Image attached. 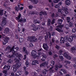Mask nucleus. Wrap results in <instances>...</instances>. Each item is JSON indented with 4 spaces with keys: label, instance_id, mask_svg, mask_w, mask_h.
Masks as SVG:
<instances>
[{
    "label": "nucleus",
    "instance_id": "52",
    "mask_svg": "<svg viewBox=\"0 0 76 76\" xmlns=\"http://www.w3.org/2000/svg\"><path fill=\"white\" fill-rule=\"evenodd\" d=\"M49 30L50 31H52L53 30V26H50Z\"/></svg>",
    "mask_w": 76,
    "mask_h": 76
},
{
    "label": "nucleus",
    "instance_id": "51",
    "mask_svg": "<svg viewBox=\"0 0 76 76\" xmlns=\"http://www.w3.org/2000/svg\"><path fill=\"white\" fill-rule=\"evenodd\" d=\"M65 33L66 34H68V36H69V35H70V33L69 32L67 31H65Z\"/></svg>",
    "mask_w": 76,
    "mask_h": 76
},
{
    "label": "nucleus",
    "instance_id": "49",
    "mask_svg": "<svg viewBox=\"0 0 76 76\" xmlns=\"http://www.w3.org/2000/svg\"><path fill=\"white\" fill-rule=\"evenodd\" d=\"M59 1H60V0H54L53 2L55 3H58Z\"/></svg>",
    "mask_w": 76,
    "mask_h": 76
},
{
    "label": "nucleus",
    "instance_id": "12",
    "mask_svg": "<svg viewBox=\"0 0 76 76\" xmlns=\"http://www.w3.org/2000/svg\"><path fill=\"white\" fill-rule=\"evenodd\" d=\"M16 51L14 50L12 51V54H10V55H7V56L8 57L10 58L12 57H13V56H14V55H15L16 53Z\"/></svg>",
    "mask_w": 76,
    "mask_h": 76
},
{
    "label": "nucleus",
    "instance_id": "5",
    "mask_svg": "<svg viewBox=\"0 0 76 76\" xmlns=\"http://www.w3.org/2000/svg\"><path fill=\"white\" fill-rule=\"evenodd\" d=\"M27 40L31 42L37 41V38H36L35 36L29 37L28 38Z\"/></svg>",
    "mask_w": 76,
    "mask_h": 76
},
{
    "label": "nucleus",
    "instance_id": "46",
    "mask_svg": "<svg viewBox=\"0 0 76 76\" xmlns=\"http://www.w3.org/2000/svg\"><path fill=\"white\" fill-rule=\"evenodd\" d=\"M59 53L60 55H63V56L64 55L63 54V53H63V50H59Z\"/></svg>",
    "mask_w": 76,
    "mask_h": 76
},
{
    "label": "nucleus",
    "instance_id": "59",
    "mask_svg": "<svg viewBox=\"0 0 76 76\" xmlns=\"http://www.w3.org/2000/svg\"><path fill=\"white\" fill-rule=\"evenodd\" d=\"M48 38V35H47V36H45V39H47Z\"/></svg>",
    "mask_w": 76,
    "mask_h": 76
},
{
    "label": "nucleus",
    "instance_id": "19",
    "mask_svg": "<svg viewBox=\"0 0 76 76\" xmlns=\"http://www.w3.org/2000/svg\"><path fill=\"white\" fill-rule=\"evenodd\" d=\"M65 3L67 6L70 5V0H66L65 1Z\"/></svg>",
    "mask_w": 76,
    "mask_h": 76
},
{
    "label": "nucleus",
    "instance_id": "3",
    "mask_svg": "<svg viewBox=\"0 0 76 76\" xmlns=\"http://www.w3.org/2000/svg\"><path fill=\"white\" fill-rule=\"evenodd\" d=\"M17 63L15 65V67H13V70L14 72H16L18 70V69L22 65V63L20 62H17Z\"/></svg>",
    "mask_w": 76,
    "mask_h": 76
},
{
    "label": "nucleus",
    "instance_id": "1",
    "mask_svg": "<svg viewBox=\"0 0 76 76\" xmlns=\"http://www.w3.org/2000/svg\"><path fill=\"white\" fill-rule=\"evenodd\" d=\"M21 17V14L20 13H19V15L18 17H16L15 19L16 20H18V22H22V23H25L26 22V19L25 18L22 19L21 18L20 19Z\"/></svg>",
    "mask_w": 76,
    "mask_h": 76
},
{
    "label": "nucleus",
    "instance_id": "14",
    "mask_svg": "<svg viewBox=\"0 0 76 76\" xmlns=\"http://www.w3.org/2000/svg\"><path fill=\"white\" fill-rule=\"evenodd\" d=\"M36 64H39V62L37 61H33L31 63V65L32 66H35Z\"/></svg>",
    "mask_w": 76,
    "mask_h": 76
},
{
    "label": "nucleus",
    "instance_id": "7",
    "mask_svg": "<svg viewBox=\"0 0 76 76\" xmlns=\"http://www.w3.org/2000/svg\"><path fill=\"white\" fill-rule=\"evenodd\" d=\"M68 39V37L67 36H65L64 38L61 37V40H60V42L61 44H64V42H66V40Z\"/></svg>",
    "mask_w": 76,
    "mask_h": 76
},
{
    "label": "nucleus",
    "instance_id": "61",
    "mask_svg": "<svg viewBox=\"0 0 76 76\" xmlns=\"http://www.w3.org/2000/svg\"><path fill=\"white\" fill-rule=\"evenodd\" d=\"M33 6H32V5H29L28 7L30 9H32V8H33Z\"/></svg>",
    "mask_w": 76,
    "mask_h": 76
},
{
    "label": "nucleus",
    "instance_id": "45",
    "mask_svg": "<svg viewBox=\"0 0 76 76\" xmlns=\"http://www.w3.org/2000/svg\"><path fill=\"white\" fill-rule=\"evenodd\" d=\"M4 11V10H0V15H2V14L3 13Z\"/></svg>",
    "mask_w": 76,
    "mask_h": 76
},
{
    "label": "nucleus",
    "instance_id": "62",
    "mask_svg": "<svg viewBox=\"0 0 76 76\" xmlns=\"http://www.w3.org/2000/svg\"><path fill=\"white\" fill-rule=\"evenodd\" d=\"M56 35V33H55V32H53L52 33V36H54V35Z\"/></svg>",
    "mask_w": 76,
    "mask_h": 76
},
{
    "label": "nucleus",
    "instance_id": "8",
    "mask_svg": "<svg viewBox=\"0 0 76 76\" xmlns=\"http://www.w3.org/2000/svg\"><path fill=\"white\" fill-rule=\"evenodd\" d=\"M10 39V38L9 37H5L3 39V45H6L7 42H8V41H9V40Z\"/></svg>",
    "mask_w": 76,
    "mask_h": 76
},
{
    "label": "nucleus",
    "instance_id": "30",
    "mask_svg": "<svg viewBox=\"0 0 76 76\" xmlns=\"http://www.w3.org/2000/svg\"><path fill=\"white\" fill-rule=\"evenodd\" d=\"M19 9H20L18 8V7L17 6H16L15 8V11H16V12H19Z\"/></svg>",
    "mask_w": 76,
    "mask_h": 76
},
{
    "label": "nucleus",
    "instance_id": "53",
    "mask_svg": "<svg viewBox=\"0 0 76 76\" xmlns=\"http://www.w3.org/2000/svg\"><path fill=\"white\" fill-rule=\"evenodd\" d=\"M43 38V37L42 36H40L39 38V40H41Z\"/></svg>",
    "mask_w": 76,
    "mask_h": 76
},
{
    "label": "nucleus",
    "instance_id": "37",
    "mask_svg": "<svg viewBox=\"0 0 76 76\" xmlns=\"http://www.w3.org/2000/svg\"><path fill=\"white\" fill-rule=\"evenodd\" d=\"M25 64H26L27 67H28V66H29V62H28V61L26 60V61Z\"/></svg>",
    "mask_w": 76,
    "mask_h": 76
},
{
    "label": "nucleus",
    "instance_id": "25",
    "mask_svg": "<svg viewBox=\"0 0 76 76\" xmlns=\"http://www.w3.org/2000/svg\"><path fill=\"white\" fill-rule=\"evenodd\" d=\"M50 25H51V19L48 18V19L47 25L48 26H50Z\"/></svg>",
    "mask_w": 76,
    "mask_h": 76
},
{
    "label": "nucleus",
    "instance_id": "28",
    "mask_svg": "<svg viewBox=\"0 0 76 76\" xmlns=\"http://www.w3.org/2000/svg\"><path fill=\"white\" fill-rule=\"evenodd\" d=\"M55 30H56V31H58V32H63L62 30H61L58 28H56L55 29Z\"/></svg>",
    "mask_w": 76,
    "mask_h": 76
},
{
    "label": "nucleus",
    "instance_id": "55",
    "mask_svg": "<svg viewBox=\"0 0 76 76\" xmlns=\"http://www.w3.org/2000/svg\"><path fill=\"white\" fill-rule=\"evenodd\" d=\"M52 52L51 51H49L48 52V54H49V55H50V56H51V55H52Z\"/></svg>",
    "mask_w": 76,
    "mask_h": 76
},
{
    "label": "nucleus",
    "instance_id": "24",
    "mask_svg": "<svg viewBox=\"0 0 76 76\" xmlns=\"http://www.w3.org/2000/svg\"><path fill=\"white\" fill-rule=\"evenodd\" d=\"M73 41V38L71 36L69 37L68 39V41L70 42H72Z\"/></svg>",
    "mask_w": 76,
    "mask_h": 76
},
{
    "label": "nucleus",
    "instance_id": "2",
    "mask_svg": "<svg viewBox=\"0 0 76 76\" xmlns=\"http://www.w3.org/2000/svg\"><path fill=\"white\" fill-rule=\"evenodd\" d=\"M16 56V57L14 59V61L15 63H18V62H20L19 60H21L20 57H22V55L21 54H18V53H15L14 54Z\"/></svg>",
    "mask_w": 76,
    "mask_h": 76
},
{
    "label": "nucleus",
    "instance_id": "18",
    "mask_svg": "<svg viewBox=\"0 0 76 76\" xmlns=\"http://www.w3.org/2000/svg\"><path fill=\"white\" fill-rule=\"evenodd\" d=\"M71 52L72 53H75V50H76V46H74L73 47H72L71 48Z\"/></svg>",
    "mask_w": 76,
    "mask_h": 76
},
{
    "label": "nucleus",
    "instance_id": "15",
    "mask_svg": "<svg viewBox=\"0 0 76 76\" xmlns=\"http://www.w3.org/2000/svg\"><path fill=\"white\" fill-rule=\"evenodd\" d=\"M48 63L46 62H45L44 63L41 64L40 65V67H45V65H47Z\"/></svg>",
    "mask_w": 76,
    "mask_h": 76
},
{
    "label": "nucleus",
    "instance_id": "39",
    "mask_svg": "<svg viewBox=\"0 0 76 76\" xmlns=\"http://www.w3.org/2000/svg\"><path fill=\"white\" fill-rule=\"evenodd\" d=\"M59 58L61 61H63V60H64V58L62 56H59Z\"/></svg>",
    "mask_w": 76,
    "mask_h": 76
},
{
    "label": "nucleus",
    "instance_id": "63",
    "mask_svg": "<svg viewBox=\"0 0 76 76\" xmlns=\"http://www.w3.org/2000/svg\"><path fill=\"white\" fill-rule=\"evenodd\" d=\"M15 38L16 39H18L19 38V37H18V35L16 34Z\"/></svg>",
    "mask_w": 76,
    "mask_h": 76
},
{
    "label": "nucleus",
    "instance_id": "41",
    "mask_svg": "<svg viewBox=\"0 0 76 76\" xmlns=\"http://www.w3.org/2000/svg\"><path fill=\"white\" fill-rule=\"evenodd\" d=\"M14 48H15V46H13L12 47V48L10 49V53H11V52H12V51L13 50Z\"/></svg>",
    "mask_w": 76,
    "mask_h": 76
},
{
    "label": "nucleus",
    "instance_id": "57",
    "mask_svg": "<svg viewBox=\"0 0 76 76\" xmlns=\"http://www.w3.org/2000/svg\"><path fill=\"white\" fill-rule=\"evenodd\" d=\"M55 48L57 50H59V48H60V47H59V46L58 45H56Z\"/></svg>",
    "mask_w": 76,
    "mask_h": 76
},
{
    "label": "nucleus",
    "instance_id": "60",
    "mask_svg": "<svg viewBox=\"0 0 76 76\" xmlns=\"http://www.w3.org/2000/svg\"><path fill=\"white\" fill-rule=\"evenodd\" d=\"M66 46H67V47H69V43L67 42L66 43Z\"/></svg>",
    "mask_w": 76,
    "mask_h": 76
},
{
    "label": "nucleus",
    "instance_id": "42",
    "mask_svg": "<svg viewBox=\"0 0 76 76\" xmlns=\"http://www.w3.org/2000/svg\"><path fill=\"white\" fill-rule=\"evenodd\" d=\"M31 15H36L37 14V12L32 11L31 13Z\"/></svg>",
    "mask_w": 76,
    "mask_h": 76
},
{
    "label": "nucleus",
    "instance_id": "56",
    "mask_svg": "<svg viewBox=\"0 0 76 76\" xmlns=\"http://www.w3.org/2000/svg\"><path fill=\"white\" fill-rule=\"evenodd\" d=\"M65 63H67V64H70V62L68 61H65Z\"/></svg>",
    "mask_w": 76,
    "mask_h": 76
},
{
    "label": "nucleus",
    "instance_id": "50",
    "mask_svg": "<svg viewBox=\"0 0 76 76\" xmlns=\"http://www.w3.org/2000/svg\"><path fill=\"white\" fill-rule=\"evenodd\" d=\"M51 17L52 18H54V17L55 16V14H54V13H53L51 14Z\"/></svg>",
    "mask_w": 76,
    "mask_h": 76
},
{
    "label": "nucleus",
    "instance_id": "17",
    "mask_svg": "<svg viewBox=\"0 0 76 76\" xmlns=\"http://www.w3.org/2000/svg\"><path fill=\"white\" fill-rule=\"evenodd\" d=\"M10 66L9 65H5L3 67L4 69H6V70H9L10 69Z\"/></svg>",
    "mask_w": 76,
    "mask_h": 76
},
{
    "label": "nucleus",
    "instance_id": "9",
    "mask_svg": "<svg viewBox=\"0 0 76 76\" xmlns=\"http://www.w3.org/2000/svg\"><path fill=\"white\" fill-rule=\"evenodd\" d=\"M62 9L63 11H64V14L65 15V14L66 15H67V14H69V11H67L68 10V9H67V8L66 7H63L62 8Z\"/></svg>",
    "mask_w": 76,
    "mask_h": 76
},
{
    "label": "nucleus",
    "instance_id": "33",
    "mask_svg": "<svg viewBox=\"0 0 76 76\" xmlns=\"http://www.w3.org/2000/svg\"><path fill=\"white\" fill-rule=\"evenodd\" d=\"M38 29V27H35L33 28V31H37Z\"/></svg>",
    "mask_w": 76,
    "mask_h": 76
},
{
    "label": "nucleus",
    "instance_id": "21",
    "mask_svg": "<svg viewBox=\"0 0 76 76\" xmlns=\"http://www.w3.org/2000/svg\"><path fill=\"white\" fill-rule=\"evenodd\" d=\"M23 51L24 53L26 54V55L28 54V52L27 51V50H26V48L25 47H23Z\"/></svg>",
    "mask_w": 76,
    "mask_h": 76
},
{
    "label": "nucleus",
    "instance_id": "43",
    "mask_svg": "<svg viewBox=\"0 0 76 76\" xmlns=\"http://www.w3.org/2000/svg\"><path fill=\"white\" fill-rule=\"evenodd\" d=\"M57 66H58V68H59V69L61 68V67H62V66H62V65L60 64L58 65Z\"/></svg>",
    "mask_w": 76,
    "mask_h": 76
},
{
    "label": "nucleus",
    "instance_id": "32",
    "mask_svg": "<svg viewBox=\"0 0 76 76\" xmlns=\"http://www.w3.org/2000/svg\"><path fill=\"white\" fill-rule=\"evenodd\" d=\"M66 20L67 22H68V23H69L70 21V18L69 17H66Z\"/></svg>",
    "mask_w": 76,
    "mask_h": 76
},
{
    "label": "nucleus",
    "instance_id": "38",
    "mask_svg": "<svg viewBox=\"0 0 76 76\" xmlns=\"http://www.w3.org/2000/svg\"><path fill=\"white\" fill-rule=\"evenodd\" d=\"M76 32V28H73L72 29V33H75Z\"/></svg>",
    "mask_w": 76,
    "mask_h": 76
},
{
    "label": "nucleus",
    "instance_id": "48",
    "mask_svg": "<svg viewBox=\"0 0 76 76\" xmlns=\"http://www.w3.org/2000/svg\"><path fill=\"white\" fill-rule=\"evenodd\" d=\"M34 4H37L38 1L37 0H34L33 2Z\"/></svg>",
    "mask_w": 76,
    "mask_h": 76
},
{
    "label": "nucleus",
    "instance_id": "27",
    "mask_svg": "<svg viewBox=\"0 0 76 76\" xmlns=\"http://www.w3.org/2000/svg\"><path fill=\"white\" fill-rule=\"evenodd\" d=\"M64 26V25L62 24L61 25H58L57 26H56V28H61V29H62Z\"/></svg>",
    "mask_w": 76,
    "mask_h": 76
},
{
    "label": "nucleus",
    "instance_id": "58",
    "mask_svg": "<svg viewBox=\"0 0 76 76\" xmlns=\"http://www.w3.org/2000/svg\"><path fill=\"white\" fill-rule=\"evenodd\" d=\"M49 34V38H51V34L50 33V32H48V33Z\"/></svg>",
    "mask_w": 76,
    "mask_h": 76
},
{
    "label": "nucleus",
    "instance_id": "29",
    "mask_svg": "<svg viewBox=\"0 0 76 76\" xmlns=\"http://www.w3.org/2000/svg\"><path fill=\"white\" fill-rule=\"evenodd\" d=\"M34 23H38V24H39L40 23V21L39 20H36L34 21Z\"/></svg>",
    "mask_w": 76,
    "mask_h": 76
},
{
    "label": "nucleus",
    "instance_id": "11",
    "mask_svg": "<svg viewBox=\"0 0 76 76\" xmlns=\"http://www.w3.org/2000/svg\"><path fill=\"white\" fill-rule=\"evenodd\" d=\"M42 47L45 50H48L49 47L48 46V44L46 43H44L42 45Z\"/></svg>",
    "mask_w": 76,
    "mask_h": 76
},
{
    "label": "nucleus",
    "instance_id": "44",
    "mask_svg": "<svg viewBox=\"0 0 76 76\" xmlns=\"http://www.w3.org/2000/svg\"><path fill=\"white\" fill-rule=\"evenodd\" d=\"M61 71H62L64 73H66V71L64 69H61Z\"/></svg>",
    "mask_w": 76,
    "mask_h": 76
},
{
    "label": "nucleus",
    "instance_id": "47",
    "mask_svg": "<svg viewBox=\"0 0 76 76\" xmlns=\"http://www.w3.org/2000/svg\"><path fill=\"white\" fill-rule=\"evenodd\" d=\"M23 40L22 38H19V41L20 43H22V42H23Z\"/></svg>",
    "mask_w": 76,
    "mask_h": 76
},
{
    "label": "nucleus",
    "instance_id": "34",
    "mask_svg": "<svg viewBox=\"0 0 76 76\" xmlns=\"http://www.w3.org/2000/svg\"><path fill=\"white\" fill-rule=\"evenodd\" d=\"M7 62L10 63H12L13 62V60L12 59H10L8 60Z\"/></svg>",
    "mask_w": 76,
    "mask_h": 76
},
{
    "label": "nucleus",
    "instance_id": "26",
    "mask_svg": "<svg viewBox=\"0 0 76 76\" xmlns=\"http://www.w3.org/2000/svg\"><path fill=\"white\" fill-rule=\"evenodd\" d=\"M48 73L47 70L45 69L42 71V73L43 75H46Z\"/></svg>",
    "mask_w": 76,
    "mask_h": 76
},
{
    "label": "nucleus",
    "instance_id": "64",
    "mask_svg": "<svg viewBox=\"0 0 76 76\" xmlns=\"http://www.w3.org/2000/svg\"><path fill=\"white\" fill-rule=\"evenodd\" d=\"M10 76H15V74H14V73L13 72L11 73Z\"/></svg>",
    "mask_w": 76,
    "mask_h": 76
},
{
    "label": "nucleus",
    "instance_id": "54",
    "mask_svg": "<svg viewBox=\"0 0 76 76\" xmlns=\"http://www.w3.org/2000/svg\"><path fill=\"white\" fill-rule=\"evenodd\" d=\"M58 66H57V65H56L55 66V69L56 70H58Z\"/></svg>",
    "mask_w": 76,
    "mask_h": 76
},
{
    "label": "nucleus",
    "instance_id": "40",
    "mask_svg": "<svg viewBox=\"0 0 76 76\" xmlns=\"http://www.w3.org/2000/svg\"><path fill=\"white\" fill-rule=\"evenodd\" d=\"M69 27L72 28L73 26V23L71 22H69Z\"/></svg>",
    "mask_w": 76,
    "mask_h": 76
},
{
    "label": "nucleus",
    "instance_id": "20",
    "mask_svg": "<svg viewBox=\"0 0 76 76\" xmlns=\"http://www.w3.org/2000/svg\"><path fill=\"white\" fill-rule=\"evenodd\" d=\"M9 32V28H6L4 31V34H8Z\"/></svg>",
    "mask_w": 76,
    "mask_h": 76
},
{
    "label": "nucleus",
    "instance_id": "22",
    "mask_svg": "<svg viewBox=\"0 0 76 76\" xmlns=\"http://www.w3.org/2000/svg\"><path fill=\"white\" fill-rule=\"evenodd\" d=\"M42 56L43 57L41 59V60L42 61H45V59L47 58V56L45 55H43Z\"/></svg>",
    "mask_w": 76,
    "mask_h": 76
},
{
    "label": "nucleus",
    "instance_id": "16",
    "mask_svg": "<svg viewBox=\"0 0 76 76\" xmlns=\"http://www.w3.org/2000/svg\"><path fill=\"white\" fill-rule=\"evenodd\" d=\"M42 15H43L45 16H47V13L45 12H44L42 11H41L39 14V16H42Z\"/></svg>",
    "mask_w": 76,
    "mask_h": 76
},
{
    "label": "nucleus",
    "instance_id": "31",
    "mask_svg": "<svg viewBox=\"0 0 76 76\" xmlns=\"http://www.w3.org/2000/svg\"><path fill=\"white\" fill-rule=\"evenodd\" d=\"M51 66H54V65L55 64V61L53 60L51 61Z\"/></svg>",
    "mask_w": 76,
    "mask_h": 76
},
{
    "label": "nucleus",
    "instance_id": "4",
    "mask_svg": "<svg viewBox=\"0 0 76 76\" xmlns=\"http://www.w3.org/2000/svg\"><path fill=\"white\" fill-rule=\"evenodd\" d=\"M6 13H4V16L5 17H4L3 18L2 21V25H4L3 26H4V25H6V24H7V21H6V19H7V15H6Z\"/></svg>",
    "mask_w": 76,
    "mask_h": 76
},
{
    "label": "nucleus",
    "instance_id": "23",
    "mask_svg": "<svg viewBox=\"0 0 76 76\" xmlns=\"http://www.w3.org/2000/svg\"><path fill=\"white\" fill-rule=\"evenodd\" d=\"M63 22V20L62 19H58V23L59 25H61Z\"/></svg>",
    "mask_w": 76,
    "mask_h": 76
},
{
    "label": "nucleus",
    "instance_id": "35",
    "mask_svg": "<svg viewBox=\"0 0 76 76\" xmlns=\"http://www.w3.org/2000/svg\"><path fill=\"white\" fill-rule=\"evenodd\" d=\"M56 20V19H55L53 18L52 20V21L51 22V24L52 25H53L54 23H55V21Z\"/></svg>",
    "mask_w": 76,
    "mask_h": 76
},
{
    "label": "nucleus",
    "instance_id": "36",
    "mask_svg": "<svg viewBox=\"0 0 76 76\" xmlns=\"http://www.w3.org/2000/svg\"><path fill=\"white\" fill-rule=\"evenodd\" d=\"M71 37L73 38H76V34H72Z\"/></svg>",
    "mask_w": 76,
    "mask_h": 76
},
{
    "label": "nucleus",
    "instance_id": "6",
    "mask_svg": "<svg viewBox=\"0 0 76 76\" xmlns=\"http://www.w3.org/2000/svg\"><path fill=\"white\" fill-rule=\"evenodd\" d=\"M31 55L34 58H37L38 56L37 55V52L35 50H33L31 52Z\"/></svg>",
    "mask_w": 76,
    "mask_h": 76
},
{
    "label": "nucleus",
    "instance_id": "13",
    "mask_svg": "<svg viewBox=\"0 0 76 76\" xmlns=\"http://www.w3.org/2000/svg\"><path fill=\"white\" fill-rule=\"evenodd\" d=\"M62 10L61 9H60V8H58V12L59 13H61V15H62L63 16H66V15L64 14V12H63L62 11Z\"/></svg>",
    "mask_w": 76,
    "mask_h": 76
},
{
    "label": "nucleus",
    "instance_id": "10",
    "mask_svg": "<svg viewBox=\"0 0 76 76\" xmlns=\"http://www.w3.org/2000/svg\"><path fill=\"white\" fill-rule=\"evenodd\" d=\"M64 55L65 57L68 60H70L72 59V57H71L69 54H67V53L66 52L64 53Z\"/></svg>",
    "mask_w": 76,
    "mask_h": 76
}]
</instances>
